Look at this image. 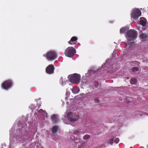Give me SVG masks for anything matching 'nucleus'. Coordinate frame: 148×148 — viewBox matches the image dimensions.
<instances>
[{"label":"nucleus","instance_id":"nucleus-1","mask_svg":"<svg viewBox=\"0 0 148 148\" xmlns=\"http://www.w3.org/2000/svg\"><path fill=\"white\" fill-rule=\"evenodd\" d=\"M127 39L128 40L135 39L137 37V33L136 31L131 29L126 33Z\"/></svg>","mask_w":148,"mask_h":148},{"label":"nucleus","instance_id":"nucleus-2","mask_svg":"<svg viewBox=\"0 0 148 148\" xmlns=\"http://www.w3.org/2000/svg\"><path fill=\"white\" fill-rule=\"evenodd\" d=\"M45 56L48 60L52 61L57 58V55L55 51H51L48 52Z\"/></svg>","mask_w":148,"mask_h":148},{"label":"nucleus","instance_id":"nucleus-3","mask_svg":"<svg viewBox=\"0 0 148 148\" xmlns=\"http://www.w3.org/2000/svg\"><path fill=\"white\" fill-rule=\"evenodd\" d=\"M76 53L75 49L73 47H69L65 50V55L69 57H73Z\"/></svg>","mask_w":148,"mask_h":148},{"label":"nucleus","instance_id":"nucleus-4","mask_svg":"<svg viewBox=\"0 0 148 148\" xmlns=\"http://www.w3.org/2000/svg\"><path fill=\"white\" fill-rule=\"evenodd\" d=\"M80 77V75L75 73L70 76L69 77V80L71 82L78 83L79 82Z\"/></svg>","mask_w":148,"mask_h":148},{"label":"nucleus","instance_id":"nucleus-5","mask_svg":"<svg viewBox=\"0 0 148 148\" xmlns=\"http://www.w3.org/2000/svg\"><path fill=\"white\" fill-rule=\"evenodd\" d=\"M141 12L138 9H135L133 10L131 13V17L134 19H137L141 15Z\"/></svg>","mask_w":148,"mask_h":148},{"label":"nucleus","instance_id":"nucleus-6","mask_svg":"<svg viewBox=\"0 0 148 148\" xmlns=\"http://www.w3.org/2000/svg\"><path fill=\"white\" fill-rule=\"evenodd\" d=\"M12 85V82L10 80H8L4 82L2 84V87L3 88L7 90L10 88Z\"/></svg>","mask_w":148,"mask_h":148},{"label":"nucleus","instance_id":"nucleus-7","mask_svg":"<svg viewBox=\"0 0 148 148\" xmlns=\"http://www.w3.org/2000/svg\"><path fill=\"white\" fill-rule=\"evenodd\" d=\"M54 70L53 65L52 64H49L46 68L45 71L47 73L51 74L53 73Z\"/></svg>","mask_w":148,"mask_h":148},{"label":"nucleus","instance_id":"nucleus-8","mask_svg":"<svg viewBox=\"0 0 148 148\" xmlns=\"http://www.w3.org/2000/svg\"><path fill=\"white\" fill-rule=\"evenodd\" d=\"M67 117L68 120L72 122H75L77 120V118L74 117L73 113L71 112H69L68 113Z\"/></svg>","mask_w":148,"mask_h":148},{"label":"nucleus","instance_id":"nucleus-9","mask_svg":"<svg viewBox=\"0 0 148 148\" xmlns=\"http://www.w3.org/2000/svg\"><path fill=\"white\" fill-rule=\"evenodd\" d=\"M77 37L73 36L71 38V40L68 42V43L71 45L75 44L77 43Z\"/></svg>","mask_w":148,"mask_h":148},{"label":"nucleus","instance_id":"nucleus-10","mask_svg":"<svg viewBox=\"0 0 148 148\" xmlns=\"http://www.w3.org/2000/svg\"><path fill=\"white\" fill-rule=\"evenodd\" d=\"M140 39L142 40L145 41L146 40L148 37L147 34L142 33L140 36Z\"/></svg>","mask_w":148,"mask_h":148},{"label":"nucleus","instance_id":"nucleus-11","mask_svg":"<svg viewBox=\"0 0 148 148\" xmlns=\"http://www.w3.org/2000/svg\"><path fill=\"white\" fill-rule=\"evenodd\" d=\"M140 23L143 26H145L146 24V19L144 18H141Z\"/></svg>","mask_w":148,"mask_h":148},{"label":"nucleus","instance_id":"nucleus-12","mask_svg":"<svg viewBox=\"0 0 148 148\" xmlns=\"http://www.w3.org/2000/svg\"><path fill=\"white\" fill-rule=\"evenodd\" d=\"M128 29L129 28L126 27L121 28L120 29V33L121 34L126 33L128 32Z\"/></svg>","mask_w":148,"mask_h":148},{"label":"nucleus","instance_id":"nucleus-13","mask_svg":"<svg viewBox=\"0 0 148 148\" xmlns=\"http://www.w3.org/2000/svg\"><path fill=\"white\" fill-rule=\"evenodd\" d=\"M79 88L78 87H76L73 88L72 91L74 94H77L79 92Z\"/></svg>","mask_w":148,"mask_h":148},{"label":"nucleus","instance_id":"nucleus-14","mask_svg":"<svg viewBox=\"0 0 148 148\" xmlns=\"http://www.w3.org/2000/svg\"><path fill=\"white\" fill-rule=\"evenodd\" d=\"M53 121L55 122H56L58 120V119L57 115L54 114L52 116Z\"/></svg>","mask_w":148,"mask_h":148},{"label":"nucleus","instance_id":"nucleus-15","mask_svg":"<svg viewBox=\"0 0 148 148\" xmlns=\"http://www.w3.org/2000/svg\"><path fill=\"white\" fill-rule=\"evenodd\" d=\"M58 130V127L55 126L53 127L52 128V131L53 134H54L56 133Z\"/></svg>","mask_w":148,"mask_h":148},{"label":"nucleus","instance_id":"nucleus-16","mask_svg":"<svg viewBox=\"0 0 148 148\" xmlns=\"http://www.w3.org/2000/svg\"><path fill=\"white\" fill-rule=\"evenodd\" d=\"M137 82V79L134 78H131L130 80V82L131 84H135Z\"/></svg>","mask_w":148,"mask_h":148},{"label":"nucleus","instance_id":"nucleus-17","mask_svg":"<svg viewBox=\"0 0 148 148\" xmlns=\"http://www.w3.org/2000/svg\"><path fill=\"white\" fill-rule=\"evenodd\" d=\"M65 83V82H64ZM60 83L62 86L64 85L65 84L64 81V79L63 77H61L60 80Z\"/></svg>","mask_w":148,"mask_h":148},{"label":"nucleus","instance_id":"nucleus-18","mask_svg":"<svg viewBox=\"0 0 148 148\" xmlns=\"http://www.w3.org/2000/svg\"><path fill=\"white\" fill-rule=\"evenodd\" d=\"M132 71L134 72H137L139 71V69L136 67H133L132 68Z\"/></svg>","mask_w":148,"mask_h":148},{"label":"nucleus","instance_id":"nucleus-19","mask_svg":"<svg viewBox=\"0 0 148 148\" xmlns=\"http://www.w3.org/2000/svg\"><path fill=\"white\" fill-rule=\"evenodd\" d=\"M90 136L88 135H86L84 136V138L85 140H86L90 138Z\"/></svg>","mask_w":148,"mask_h":148},{"label":"nucleus","instance_id":"nucleus-20","mask_svg":"<svg viewBox=\"0 0 148 148\" xmlns=\"http://www.w3.org/2000/svg\"><path fill=\"white\" fill-rule=\"evenodd\" d=\"M94 83L95 84V87L97 88L99 86V82L97 81H95L94 82Z\"/></svg>","mask_w":148,"mask_h":148},{"label":"nucleus","instance_id":"nucleus-21","mask_svg":"<svg viewBox=\"0 0 148 148\" xmlns=\"http://www.w3.org/2000/svg\"><path fill=\"white\" fill-rule=\"evenodd\" d=\"M114 141L115 143H117L119 142V140L118 138H116L115 139Z\"/></svg>","mask_w":148,"mask_h":148},{"label":"nucleus","instance_id":"nucleus-22","mask_svg":"<svg viewBox=\"0 0 148 148\" xmlns=\"http://www.w3.org/2000/svg\"><path fill=\"white\" fill-rule=\"evenodd\" d=\"M114 140L113 138L110 139L109 141H110V142L109 143L111 145H112L113 143Z\"/></svg>","mask_w":148,"mask_h":148},{"label":"nucleus","instance_id":"nucleus-23","mask_svg":"<svg viewBox=\"0 0 148 148\" xmlns=\"http://www.w3.org/2000/svg\"><path fill=\"white\" fill-rule=\"evenodd\" d=\"M94 101L97 103L100 102V101L98 99V98H94Z\"/></svg>","mask_w":148,"mask_h":148},{"label":"nucleus","instance_id":"nucleus-24","mask_svg":"<svg viewBox=\"0 0 148 148\" xmlns=\"http://www.w3.org/2000/svg\"><path fill=\"white\" fill-rule=\"evenodd\" d=\"M43 111V110L42 109H41L39 111V112L40 113H41V112H42Z\"/></svg>","mask_w":148,"mask_h":148},{"label":"nucleus","instance_id":"nucleus-25","mask_svg":"<svg viewBox=\"0 0 148 148\" xmlns=\"http://www.w3.org/2000/svg\"><path fill=\"white\" fill-rule=\"evenodd\" d=\"M78 132H79L78 131H75L74 132V133L75 134L77 133H77H78Z\"/></svg>","mask_w":148,"mask_h":148},{"label":"nucleus","instance_id":"nucleus-26","mask_svg":"<svg viewBox=\"0 0 148 148\" xmlns=\"http://www.w3.org/2000/svg\"><path fill=\"white\" fill-rule=\"evenodd\" d=\"M80 95H84V94H82H82H80Z\"/></svg>","mask_w":148,"mask_h":148},{"label":"nucleus","instance_id":"nucleus-27","mask_svg":"<svg viewBox=\"0 0 148 148\" xmlns=\"http://www.w3.org/2000/svg\"><path fill=\"white\" fill-rule=\"evenodd\" d=\"M56 135H57V134H55V135H54V136H56Z\"/></svg>","mask_w":148,"mask_h":148}]
</instances>
